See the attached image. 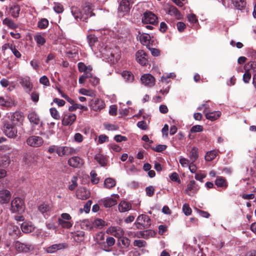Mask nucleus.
<instances>
[{
	"mask_svg": "<svg viewBox=\"0 0 256 256\" xmlns=\"http://www.w3.org/2000/svg\"><path fill=\"white\" fill-rule=\"evenodd\" d=\"M3 130L5 134L10 138L16 137L18 133L16 126L8 121H5L4 122Z\"/></svg>",
	"mask_w": 256,
	"mask_h": 256,
	"instance_id": "nucleus-2",
	"label": "nucleus"
},
{
	"mask_svg": "<svg viewBox=\"0 0 256 256\" xmlns=\"http://www.w3.org/2000/svg\"><path fill=\"white\" fill-rule=\"evenodd\" d=\"M96 243L100 246L103 250L106 252H110V249H107L104 242V234L102 232H100L96 236Z\"/></svg>",
	"mask_w": 256,
	"mask_h": 256,
	"instance_id": "nucleus-21",
	"label": "nucleus"
},
{
	"mask_svg": "<svg viewBox=\"0 0 256 256\" xmlns=\"http://www.w3.org/2000/svg\"><path fill=\"white\" fill-rule=\"evenodd\" d=\"M135 224L138 228H147L151 224L150 219L147 215L141 214L138 217Z\"/></svg>",
	"mask_w": 256,
	"mask_h": 256,
	"instance_id": "nucleus-3",
	"label": "nucleus"
},
{
	"mask_svg": "<svg viewBox=\"0 0 256 256\" xmlns=\"http://www.w3.org/2000/svg\"><path fill=\"white\" fill-rule=\"evenodd\" d=\"M233 4L238 9L244 7L246 4L245 0H233Z\"/></svg>",
	"mask_w": 256,
	"mask_h": 256,
	"instance_id": "nucleus-47",
	"label": "nucleus"
},
{
	"mask_svg": "<svg viewBox=\"0 0 256 256\" xmlns=\"http://www.w3.org/2000/svg\"><path fill=\"white\" fill-rule=\"evenodd\" d=\"M68 163L72 168H80L84 164V160L79 156H74L68 160Z\"/></svg>",
	"mask_w": 256,
	"mask_h": 256,
	"instance_id": "nucleus-11",
	"label": "nucleus"
},
{
	"mask_svg": "<svg viewBox=\"0 0 256 256\" xmlns=\"http://www.w3.org/2000/svg\"><path fill=\"white\" fill-rule=\"evenodd\" d=\"M58 224L64 228H68L72 226V224L68 221L64 220L61 218L58 219Z\"/></svg>",
	"mask_w": 256,
	"mask_h": 256,
	"instance_id": "nucleus-46",
	"label": "nucleus"
},
{
	"mask_svg": "<svg viewBox=\"0 0 256 256\" xmlns=\"http://www.w3.org/2000/svg\"><path fill=\"white\" fill-rule=\"evenodd\" d=\"M2 24L11 29H16L18 28V25L14 23L12 20L8 18H6L3 20Z\"/></svg>",
	"mask_w": 256,
	"mask_h": 256,
	"instance_id": "nucleus-32",
	"label": "nucleus"
},
{
	"mask_svg": "<svg viewBox=\"0 0 256 256\" xmlns=\"http://www.w3.org/2000/svg\"><path fill=\"white\" fill-rule=\"evenodd\" d=\"M218 150H213L206 152L205 156V160L206 161H212L214 160L218 154Z\"/></svg>",
	"mask_w": 256,
	"mask_h": 256,
	"instance_id": "nucleus-36",
	"label": "nucleus"
},
{
	"mask_svg": "<svg viewBox=\"0 0 256 256\" xmlns=\"http://www.w3.org/2000/svg\"><path fill=\"white\" fill-rule=\"evenodd\" d=\"M142 83L146 86L152 87L155 84L154 78L150 74H144L140 78Z\"/></svg>",
	"mask_w": 256,
	"mask_h": 256,
	"instance_id": "nucleus-12",
	"label": "nucleus"
},
{
	"mask_svg": "<svg viewBox=\"0 0 256 256\" xmlns=\"http://www.w3.org/2000/svg\"><path fill=\"white\" fill-rule=\"evenodd\" d=\"M76 150L74 148L66 146H59L57 154L59 156H69L76 154Z\"/></svg>",
	"mask_w": 256,
	"mask_h": 256,
	"instance_id": "nucleus-6",
	"label": "nucleus"
},
{
	"mask_svg": "<svg viewBox=\"0 0 256 256\" xmlns=\"http://www.w3.org/2000/svg\"><path fill=\"white\" fill-rule=\"evenodd\" d=\"M182 210L186 216H190L192 213V209L188 204L183 205Z\"/></svg>",
	"mask_w": 256,
	"mask_h": 256,
	"instance_id": "nucleus-55",
	"label": "nucleus"
},
{
	"mask_svg": "<svg viewBox=\"0 0 256 256\" xmlns=\"http://www.w3.org/2000/svg\"><path fill=\"white\" fill-rule=\"evenodd\" d=\"M154 189L152 186H149L146 188V195L148 196H152L154 195Z\"/></svg>",
	"mask_w": 256,
	"mask_h": 256,
	"instance_id": "nucleus-64",
	"label": "nucleus"
},
{
	"mask_svg": "<svg viewBox=\"0 0 256 256\" xmlns=\"http://www.w3.org/2000/svg\"><path fill=\"white\" fill-rule=\"evenodd\" d=\"M134 245L135 246H138V248L144 247L146 245V242L143 240H135L134 242Z\"/></svg>",
	"mask_w": 256,
	"mask_h": 256,
	"instance_id": "nucleus-57",
	"label": "nucleus"
},
{
	"mask_svg": "<svg viewBox=\"0 0 256 256\" xmlns=\"http://www.w3.org/2000/svg\"><path fill=\"white\" fill-rule=\"evenodd\" d=\"M78 70L80 72H84L88 71H92V68L90 66H86L83 62H79L78 64Z\"/></svg>",
	"mask_w": 256,
	"mask_h": 256,
	"instance_id": "nucleus-41",
	"label": "nucleus"
},
{
	"mask_svg": "<svg viewBox=\"0 0 256 256\" xmlns=\"http://www.w3.org/2000/svg\"><path fill=\"white\" fill-rule=\"evenodd\" d=\"M54 6L53 9L54 12L58 14L62 13L64 10V8L62 4L60 2H54Z\"/></svg>",
	"mask_w": 256,
	"mask_h": 256,
	"instance_id": "nucleus-45",
	"label": "nucleus"
},
{
	"mask_svg": "<svg viewBox=\"0 0 256 256\" xmlns=\"http://www.w3.org/2000/svg\"><path fill=\"white\" fill-rule=\"evenodd\" d=\"M9 48L11 50L12 52L17 58H20L21 57L20 53L16 50L15 46H12V44L9 46Z\"/></svg>",
	"mask_w": 256,
	"mask_h": 256,
	"instance_id": "nucleus-59",
	"label": "nucleus"
},
{
	"mask_svg": "<svg viewBox=\"0 0 256 256\" xmlns=\"http://www.w3.org/2000/svg\"><path fill=\"white\" fill-rule=\"evenodd\" d=\"M76 116L75 114L72 113L65 114L62 120V124L64 126L72 125L76 120Z\"/></svg>",
	"mask_w": 256,
	"mask_h": 256,
	"instance_id": "nucleus-15",
	"label": "nucleus"
},
{
	"mask_svg": "<svg viewBox=\"0 0 256 256\" xmlns=\"http://www.w3.org/2000/svg\"><path fill=\"white\" fill-rule=\"evenodd\" d=\"M28 118L31 124L35 125L42 124L38 115L34 112H30L28 115Z\"/></svg>",
	"mask_w": 256,
	"mask_h": 256,
	"instance_id": "nucleus-25",
	"label": "nucleus"
},
{
	"mask_svg": "<svg viewBox=\"0 0 256 256\" xmlns=\"http://www.w3.org/2000/svg\"><path fill=\"white\" fill-rule=\"evenodd\" d=\"M204 113L205 114L206 118L211 121H214L217 120L221 115V112L220 111L208 112L206 107V109L204 110Z\"/></svg>",
	"mask_w": 256,
	"mask_h": 256,
	"instance_id": "nucleus-26",
	"label": "nucleus"
},
{
	"mask_svg": "<svg viewBox=\"0 0 256 256\" xmlns=\"http://www.w3.org/2000/svg\"><path fill=\"white\" fill-rule=\"evenodd\" d=\"M24 208V202L20 198H14L11 202L10 210L12 213L22 214Z\"/></svg>",
	"mask_w": 256,
	"mask_h": 256,
	"instance_id": "nucleus-1",
	"label": "nucleus"
},
{
	"mask_svg": "<svg viewBox=\"0 0 256 256\" xmlns=\"http://www.w3.org/2000/svg\"><path fill=\"white\" fill-rule=\"evenodd\" d=\"M6 232L13 238L20 237L21 232L18 228L12 224H8L6 227Z\"/></svg>",
	"mask_w": 256,
	"mask_h": 256,
	"instance_id": "nucleus-5",
	"label": "nucleus"
},
{
	"mask_svg": "<svg viewBox=\"0 0 256 256\" xmlns=\"http://www.w3.org/2000/svg\"><path fill=\"white\" fill-rule=\"evenodd\" d=\"M216 185L225 190L228 186L226 180L222 176H218L215 181Z\"/></svg>",
	"mask_w": 256,
	"mask_h": 256,
	"instance_id": "nucleus-28",
	"label": "nucleus"
},
{
	"mask_svg": "<svg viewBox=\"0 0 256 256\" xmlns=\"http://www.w3.org/2000/svg\"><path fill=\"white\" fill-rule=\"evenodd\" d=\"M22 230L24 233H30L32 232L34 226L31 222H24L21 224Z\"/></svg>",
	"mask_w": 256,
	"mask_h": 256,
	"instance_id": "nucleus-27",
	"label": "nucleus"
},
{
	"mask_svg": "<svg viewBox=\"0 0 256 256\" xmlns=\"http://www.w3.org/2000/svg\"><path fill=\"white\" fill-rule=\"evenodd\" d=\"M20 83L26 92H30L32 88V84L28 77L22 78L20 79Z\"/></svg>",
	"mask_w": 256,
	"mask_h": 256,
	"instance_id": "nucleus-24",
	"label": "nucleus"
},
{
	"mask_svg": "<svg viewBox=\"0 0 256 256\" xmlns=\"http://www.w3.org/2000/svg\"><path fill=\"white\" fill-rule=\"evenodd\" d=\"M115 243V240L112 237H108L106 239V246L107 249H110L109 248L114 245Z\"/></svg>",
	"mask_w": 256,
	"mask_h": 256,
	"instance_id": "nucleus-54",
	"label": "nucleus"
},
{
	"mask_svg": "<svg viewBox=\"0 0 256 256\" xmlns=\"http://www.w3.org/2000/svg\"><path fill=\"white\" fill-rule=\"evenodd\" d=\"M50 114L52 116L56 119L59 120L60 118V116L58 111L54 108H50Z\"/></svg>",
	"mask_w": 256,
	"mask_h": 256,
	"instance_id": "nucleus-51",
	"label": "nucleus"
},
{
	"mask_svg": "<svg viewBox=\"0 0 256 256\" xmlns=\"http://www.w3.org/2000/svg\"><path fill=\"white\" fill-rule=\"evenodd\" d=\"M118 198V195L114 194L110 198H108L106 199L102 200L101 202L103 204L104 207L110 208L117 204V200Z\"/></svg>",
	"mask_w": 256,
	"mask_h": 256,
	"instance_id": "nucleus-14",
	"label": "nucleus"
},
{
	"mask_svg": "<svg viewBox=\"0 0 256 256\" xmlns=\"http://www.w3.org/2000/svg\"><path fill=\"white\" fill-rule=\"evenodd\" d=\"M71 12L74 18L78 20V19H81L82 18V14L80 12V10L74 6H72L71 8Z\"/></svg>",
	"mask_w": 256,
	"mask_h": 256,
	"instance_id": "nucleus-42",
	"label": "nucleus"
},
{
	"mask_svg": "<svg viewBox=\"0 0 256 256\" xmlns=\"http://www.w3.org/2000/svg\"><path fill=\"white\" fill-rule=\"evenodd\" d=\"M131 204L125 201L121 202L118 205V210L120 212H124L131 208Z\"/></svg>",
	"mask_w": 256,
	"mask_h": 256,
	"instance_id": "nucleus-33",
	"label": "nucleus"
},
{
	"mask_svg": "<svg viewBox=\"0 0 256 256\" xmlns=\"http://www.w3.org/2000/svg\"><path fill=\"white\" fill-rule=\"evenodd\" d=\"M73 237L76 242H80L84 240V232L81 230L77 231L74 234Z\"/></svg>",
	"mask_w": 256,
	"mask_h": 256,
	"instance_id": "nucleus-37",
	"label": "nucleus"
},
{
	"mask_svg": "<svg viewBox=\"0 0 256 256\" xmlns=\"http://www.w3.org/2000/svg\"><path fill=\"white\" fill-rule=\"evenodd\" d=\"M20 10V6L18 4H13L10 8V12L14 18L18 17Z\"/></svg>",
	"mask_w": 256,
	"mask_h": 256,
	"instance_id": "nucleus-30",
	"label": "nucleus"
},
{
	"mask_svg": "<svg viewBox=\"0 0 256 256\" xmlns=\"http://www.w3.org/2000/svg\"><path fill=\"white\" fill-rule=\"evenodd\" d=\"M34 38L38 47L44 46L46 42V35L44 33L37 32L34 35Z\"/></svg>",
	"mask_w": 256,
	"mask_h": 256,
	"instance_id": "nucleus-22",
	"label": "nucleus"
},
{
	"mask_svg": "<svg viewBox=\"0 0 256 256\" xmlns=\"http://www.w3.org/2000/svg\"><path fill=\"white\" fill-rule=\"evenodd\" d=\"M91 182L93 184H96L99 182V178L96 177V174L95 171L92 170L90 173Z\"/></svg>",
	"mask_w": 256,
	"mask_h": 256,
	"instance_id": "nucleus-52",
	"label": "nucleus"
},
{
	"mask_svg": "<svg viewBox=\"0 0 256 256\" xmlns=\"http://www.w3.org/2000/svg\"><path fill=\"white\" fill-rule=\"evenodd\" d=\"M76 196L78 198L86 200L90 196V192L85 188H80L76 192Z\"/></svg>",
	"mask_w": 256,
	"mask_h": 256,
	"instance_id": "nucleus-19",
	"label": "nucleus"
},
{
	"mask_svg": "<svg viewBox=\"0 0 256 256\" xmlns=\"http://www.w3.org/2000/svg\"><path fill=\"white\" fill-rule=\"evenodd\" d=\"M130 10V4L128 0H122L118 7V10L122 12H128Z\"/></svg>",
	"mask_w": 256,
	"mask_h": 256,
	"instance_id": "nucleus-31",
	"label": "nucleus"
},
{
	"mask_svg": "<svg viewBox=\"0 0 256 256\" xmlns=\"http://www.w3.org/2000/svg\"><path fill=\"white\" fill-rule=\"evenodd\" d=\"M78 178L76 176H73L70 181L69 182L70 184L68 186L69 190L72 191L76 189L78 186Z\"/></svg>",
	"mask_w": 256,
	"mask_h": 256,
	"instance_id": "nucleus-43",
	"label": "nucleus"
},
{
	"mask_svg": "<svg viewBox=\"0 0 256 256\" xmlns=\"http://www.w3.org/2000/svg\"><path fill=\"white\" fill-rule=\"evenodd\" d=\"M116 184V182L115 180L111 178H106L104 182V187L108 189L114 187Z\"/></svg>",
	"mask_w": 256,
	"mask_h": 256,
	"instance_id": "nucleus-40",
	"label": "nucleus"
},
{
	"mask_svg": "<svg viewBox=\"0 0 256 256\" xmlns=\"http://www.w3.org/2000/svg\"><path fill=\"white\" fill-rule=\"evenodd\" d=\"M95 159L102 166H104L106 164V158L102 155H96Z\"/></svg>",
	"mask_w": 256,
	"mask_h": 256,
	"instance_id": "nucleus-49",
	"label": "nucleus"
},
{
	"mask_svg": "<svg viewBox=\"0 0 256 256\" xmlns=\"http://www.w3.org/2000/svg\"><path fill=\"white\" fill-rule=\"evenodd\" d=\"M76 109H81L85 111L88 110V108L85 106H83L80 104L74 103L72 106H70L68 110L70 112L76 110Z\"/></svg>",
	"mask_w": 256,
	"mask_h": 256,
	"instance_id": "nucleus-44",
	"label": "nucleus"
},
{
	"mask_svg": "<svg viewBox=\"0 0 256 256\" xmlns=\"http://www.w3.org/2000/svg\"><path fill=\"white\" fill-rule=\"evenodd\" d=\"M136 61L141 65L144 66L148 62L147 55L143 50H138L136 54Z\"/></svg>",
	"mask_w": 256,
	"mask_h": 256,
	"instance_id": "nucleus-17",
	"label": "nucleus"
},
{
	"mask_svg": "<svg viewBox=\"0 0 256 256\" xmlns=\"http://www.w3.org/2000/svg\"><path fill=\"white\" fill-rule=\"evenodd\" d=\"M14 105V100L10 96L6 95L0 96V106L6 108L12 107Z\"/></svg>",
	"mask_w": 256,
	"mask_h": 256,
	"instance_id": "nucleus-18",
	"label": "nucleus"
},
{
	"mask_svg": "<svg viewBox=\"0 0 256 256\" xmlns=\"http://www.w3.org/2000/svg\"><path fill=\"white\" fill-rule=\"evenodd\" d=\"M199 188V186L196 184V182L192 180L188 184L187 188L185 190V192L190 196H193L197 192Z\"/></svg>",
	"mask_w": 256,
	"mask_h": 256,
	"instance_id": "nucleus-13",
	"label": "nucleus"
},
{
	"mask_svg": "<svg viewBox=\"0 0 256 256\" xmlns=\"http://www.w3.org/2000/svg\"><path fill=\"white\" fill-rule=\"evenodd\" d=\"M16 250L18 252H29L34 249V246L29 244H24L16 241L14 244Z\"/></svg>",
	"mask_w": 256,
	"mask_h": 256,
	"instance_id": "nucleus-8",
	"label": "nucleus"
},
{
	"mask_svg": "<svg viewBox=\"0 0 256 256\" xmlns=\"http://www.w3.org/2000/svg\"><path fill=\"white\" fill-rule=\"evenodd\" d=\"M44 142L43 138L36 136H30L26 140V144L33 148L40 147L43 144Z\"/></svg>",
	"mask_w": 256,
	"mask_h": 256,
	"instance_id": "nucleus-4",
	"label": "nucleus"
},
{
	"mask_svg": "<svg viewBox=\"0 0 256 256\" xmlns=\"http://www.w3.org/2000/svg\"><path fill=\"white\" fill-rule=\"evenodd\" d=\"M202 130H203L202 126L200 125H196V126H193L191 128L190 132H202Z\"/></svg>",
	"mask_w": 256,
	"mask_h": 256,
	"instance_id": "nucleus-62",
	"label": "nucleus"
},
{
	"mask_svg": "<svg viewBox=\"0 0 256 256\" xmlns=\"http://www.w3.org/2000/svg\"><path fill=\"white\" fill-rule=\"evenodd\" d=\"M198 157V149L195 147L192 148L189 155L190 162H195Z\"/></svg>",
	"mask_w": 256,
	"mask_h": 256,
	"instance_id": "nucleus-39",
	"label": "nucleus"
},
{
	"mask_svg": "<svg viewBox=\"0 0 256 256\" xmlns=\"http://www.w3.org/2000/svg\"><path fill=\"white\" fill-rule=\"evenodd\" d=\"M11 195L10 192L7 190H0V203H8L10 199Z\"/></svg>",
	"mask_w": 256,
	"mask_h": 256,
	"instance_id": "nucleus-23",
	"label": "nucleus"
},
{
	"mask_svg": "<svg viewBox=\"0 0 256 256\" xmlns=\"http://www.w3.org/2000/svg\"><path fill=\"white\" fill-rule=\"evenodd\" d=\"M122 76L124 78L125 80L128 82H132L134 80V76L133 74L129 71H124L122 73Z\"/></svg>",
	"mask_w": 256,
	"mask_h": 256,
	"instance_id": "nucleus-35",
	"label": "nucleus"
},
{
	"mask_svg": "<svg viewBox=\"0 0 256 256\" xmlns=\"http://www.w3.org/2000/svg\"><path fill=\"white\" fill-rule=\"evenodd\" d=\"M100 80L98 78L94 76L92 74V76L90 78V83L94 86H96L99 84Z\"/></svg>",
	"mask_w": 256,
	"mask_h": 256,
	"instance_id": "nucleus-61",
	"label": "nucleus"
},
{
	"mask_svg": "<svg viewBox=\"0 0 256 256\" xmlns=\"http://www.w3.org/2000/svg\"><path fill=\"white\" fill-rule=\"evenodd\" d=\"M93 224L97 227L103 226L105 225V222L102 219L97 218L94 220Z\"/></svg>",
	"mask_w": 256,
	"mask_h": 256,
	"instance_id": "nucleus-58",
	"label": "nucleus"
},
{
	"mask_svg": "<svg viewBox=\"0 0 256 256\" xmlns=\"http://www.w3.org/2000/svg\"><path fill=\"white\" fill-rule=\"evenodd\" d=\"M180 163L182 167H188L190 164V160L181 156L179 160Z\"/></svg>",
	"mask_w": 256,
	"mask_h": 256,
	"instance_id": "nucleus-56",
	"label": "nucleus"
},
{
	"mask_svg": "<svg viewBox=\"0 0 256 256\" xmlns=\"http://www.w3.org/2000/svg\"><path fill=\"white\" fill-rule=\"evenodd\" d=\"M90 106L94 110L98 111L104 108L105 106V104L103 100L96 98L92 100Z\"/></svg>",
	"mask_w": 256,
	"mask_h": 256,
	"instance_id": "nucleus-16",
	"label": "nucleus"
},
{
	"mask_svg": "<svg viewBox=\"0 0 256 256\" xmlns=\"http://www.w3.org/2000/svg\"><path fill=\"white\" fill-rule=\"evenodd\" d=\"M40 84L46 86H48L50 85V82L47 76H44L41 77L40 79Z\"/></svg>",
	"mask_w": 256,
	"mask_h": 256,
	"instance_id": "nucleus-63",
	"label": "nucleus"
},
{
	"mask_svg": "<svg viewBox=\"0 0 256 256\" xmlns=\"http://www.w3.org/2000/svg\"><path fill=\"white\" fill-rule=\"evenodd\" d=\"M84 12H86V14L88 16H92L94 15V14L92 12V6L90 4L86 5L84 8Z\"/></svg>",
	"mask_w": 256,
	"mask_h": 256,
	"instance_id": "nucleus-53",
	"label": "nucleus"
},
{
	"mask_svg": "<svg viewBox=\"0 0 256 256\" xmlns=\"http://www.w3.org/2000/svg\"><path fill=\"white\" fill-rule=\"evenodd\" d=\"M150 39V36L148 34H143L140 36V42L142 44L146 45L147 48L150 46L148 44Z\"/></svg>",
	"mask_w": 256,
	"mask_h": 256,
	"instance_id": "nucleus-34",
	"label": "nucleus"
},
{
	"mask_svg": "<svg viewBox=\"0 0 256 256\" xmlns=\"http://www.w3.org/2000/svg\"><path fill=\"white\" fill-rule=\"evenodd\" d=\"M157 16L152 12L148 11L144 14L142 22L144 24H152L158 22Z\"/></svg>",
	"mask_w": 256,
	"mask_h": 256,
	"instance_id": "nucleus-7",
	"label": "nucleus"
},
{
	"mask_svg": "<svg viewBox=\"0 0 256 256\" xmlns=\"http://www.w3.org/2000/svg\"><path fill=\"white\" fill-rule=\"evenodd\" d=\"M80 227L82 229L90 230L92 228V224L88 220H84L80 222Z\"/></svg>",
	"mask_w": 256,
	"mask_h": 256,
	"instance_id": "nucleus-38",
	"label": "nucleus"
},
{
	"mask_svg": "<svg viewBox=\"0 0 256 256\" xmlns=\"http://www.w3.org/2000/svg\"><path fill=\"white\" fill-rule=\"evenodd\" d=\"M130 240L124 236L118 239V245L120 248H126L130 246Z\"/></svg>",
	"mask_w": 256,
	"mask_h": 256,
	"instance_id": "nucleus-29",
	"label": "nucleus"
},
{
	"mask_svg": "<svg viewBox=\"0 0 256 256\" xmlns=\"http://www.w3.org/2000/svg\"><path fill=\"white\" fill-rule=\"evenodd\" d=\"M24 114L20 112H15L10 116V122L15 126L22 124L24 120Z\"/></svg>",
	"mask_w": 256,
	"mask_h": 256,
	"instance_id": "nucleus-10",
	"label": "nucleus"
},
{
	"mask_svg": "<svg viewBox=\"0 0 256 256\" xmlns=\"http://www.w3.org/2000/svg\"><path fill=\"white\" fill-rule=\"evenodd\" d=\"M68 245L66 243H60L58 244H54L46 249V252L48 253H54L58 250H62L67 247Z\"/></svg>",
	"mask_w": 256,
	"mask_h": 256,
	"instance_id": "nucleus-20",
	"label": "nucleus"
},
{
	"mask_svg": "<svg viewBox=\"0 0 256 256\" xmlns=\"http://www.w3.org/2000/svg\"><path fill=\"white\" fill-rule=\"evenodd\" d=\"M188 21L192 24H196L198 22L196 16L194 14H188Z\"/></svg>",
	"mask_w": 256,
	"mask_h": 256,
	"instance_id": "nucleus-60",
	"label": "nucleus"
},
{
	"mask_svg": "<svg viewBox=\"0 0 256 256\" xmlns=\"http://www.w3.org/2000/svg\"><path fill=\"white\" fill-rule=\"evenodd\" d=\"M48 21L46 18H42L38 22V26L40 29H44L48 27Z\"/></svg>",
	"mask_w": 256,
	"mask_h": 256,
	"instance_id": "nucleus-48",
	"label": "nucleus"
},
{
	"mask_svg": "<svg viewBox=\"0 0 256 256\" xmlns=\"http://www.w3.org/2000/svg\"><path fill=\"white\" fill-rule=\"evenodd\" d=\"M106 233L114 236L118 239L124 236V232L122 228L118 226H110L106 231Z\"/></svg>",
	"mask_w": 256,
	"mask_h": 256,
	"instance_id": "nucleus-9",
	"label": "nucleus"
},
{
	"mask_svg": "<svg viewBox=\"0 0 256 256\" xmlns=\"http://www.w3.org/2000/svg\"><path fill=\"white\" fill-rule=\"evenodd\" d=\"M87 38L89 45L90 46H94L95 42L98 41V38L94 34H89Z\"/></svg>",
	"mask_w": 256,
	"mask_h": 256,
	"instance_id": "nucleus-50",
	"label": "nucleus"
}]
</instances>
